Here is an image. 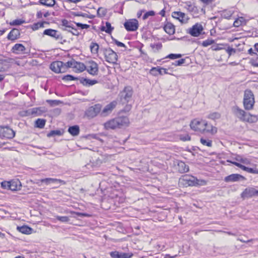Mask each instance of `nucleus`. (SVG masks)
I'll return each mask as SVG.
<instances>
[{
  "mask_svg": "<svg viewBox=\"0 0 258 258\" xmlns=\"http://www.w3.org/2000/svg\"><path fill=\"white\" fill-rule=\"evenodd\" d=\"M129 119L126 116H119L111 119L104 123V126L107 130L121 128L128 125Z\"/></svg>",
  "mask_w": 258,
  "mask_h": 258,
  "instance_id": "1",
  "label": "nucleus"
},
{
  "mask_svg": "<svg viewBox=\"0 0 258 258\" xmlns=\"http://www.w3.org/2000/svg\"><path fill=\"white\" fill-rule=\"evenodd\" d=\"M133 90L132 87L128 86L124 88L118 95V101L122 105L128 103L132 99Z\"/></svg>",
  "mask_w": 258,
  "mask_h": 258,
  "instance_id": "2",
  "label": "nucleus"
},
{
  "mask_svg": "<svg viewBox=\"0 0 258 258\" xmlns=\"http://www.w3.org/2000/svg\"><path fill=\"white\" fill-rule=\"evenodd\" d=\"M254 97L252 92L249 89L245 90L243 96V106L245 110H251L254 104Z\"/></svg>",
  "mask_w": 258,
  "mask_h": 258,
  "instance_id": "3",
  "label": "nucleus"
},
{
  "mask_svg": "<svg viewBox=\"0 0 258 258\" xmlns=\"http://www.w3.org/2000/svg\"><path fill=\"white\" fill-rule=\"evenodd\" d=\"M44 35H47L55 39L56 41H59L61 44L66 42V40L63 39L61 34L57 30L52 29H47L44 30L43 32Z\"/></svg>",
  "mask_w": 258,
  "mask_h": 258,
  "instance_id": "4",
  "label": "nucleus"
},
{
  "mask_svg": "<svg viewBox=\"0 0 258 258\" xmlns=\"http://www.w3.org/2000/svg\"><path fill=\"white\" fill-rule=\"evenodd\" d=\"M103 53L106 61L113 64H117L118 56L112 49L110 48H104Z\"/></svg>",
  "mask_w": 258,
  "mask_h": 258,
  "instance_id": "5",
  "label": "nucleus"
},
{
  "mask_svg": "<svg viewBox=\"0 0 258 258\" xmlns=\"http://www.w3.org/2000/svg\"><path fill=\"white\" fill-rule=\"evenodd\" d=\"M102 105L100 104H96L89 107L85 111V115L88 118H92L96 116L101 112Z\"/></svg>",
  "mask_w": 258,
  "mask_h": 258,
  "instance_id": "6",
  "label": "nucleus"
},
{
  "mask_svg": "<svg viewBox=\"0 0 258 258\" xmlns=\"http://www.w3.org/2000/svg\"><path fill=\"white\" fill-rule=\"evenodd\" d=\"M207 125V121L205 120H198L195 119L190 123V128L195 131L201 133H204V125Z\"/></svg>",
  "mask_w": 258,
  "mask_h": 258,
  "instance_id": "7",
  "label": "nucleus"
},
{
  "mask_svg": "<svg viewBox=\"0 0 258 258\" xmlns=\"http://www.w3.org/2000/svg\"><path fill=\"white\" fill-rule=\"evenodd\" d=\"M204 30L202 25L200 23H197L194 25L191 28L186 30V32L193 37H199L201 35Z\"/></svg>",
  "mask_w": 258,
  "mask_h": 258,
  "instance_id": "8",
  "label": "nucleus"
},
{
  "mask_svg": "<svg viewBox=\"0 0 258 258\" xmlns=\"http://www.w3.org/2000/svg\"><path fill=\"white\" fill-rule=\"evenodd\" d=\"M15 136V132L8 126H0V137L12 139Z\"/></svg>",
  "mask_w": 258,
  "mask_h": 258,
  "instance_id": "9",
  "label": "nucleus"
},
{
  "mask_svg": "<svg viewBox=\"0 0 258 258\" xmlns=\"http://www.w3.org/2000/svg\"><path fill=\"white\" fill-rule=\"evenodd\" d=\"M241 198L242 199H249L253 197H258V190L253 187H247L241 194Z\"/></svg>",
  "mask_w": 258,
  "mask_h": 258,
  "instance_id": "10",
  "label": "nucleus"
},
{
  "mask_svg": "<svg viewBox=\"0 0 258 258\" xmlns=\"http://www.w3.org/2000/svg\"><path fill=\"white\" fill-rule=\"evenodd\" d=\"M123 25L127 31H135L138 29L139 23L137 19H133L125 21Z\"/></svg>",
  "mask_w": 258,
  "mask_h": 258,
  "instance_id": "11",
  "label": "nucleus"
},
{
  "mask_svg": "<svg viewBox=\"0 0 258 258\" xmlns=\"http://www.w3.org/2000/svg\"><path fill=\"white\" fill-rule=\"evenodd\" d=\"M63 62L61 61H55L52 62L50 65V69L55 73H65V69L63 67Z\"/></svg>",
  "mask_w": 258,
  "mask_h": 258,
  "instance_id": "12",
  "label": "nucleus"
},
{
  "mask_svg": "<svg viewBox=\"0 0 258 258\" xmlns=\"http://www.w3.org/2000/svg\"><path fill=\"white\" fill-rule=\"evenodd\" d=\"M117 105V101L113 100L107 104L101 110V116H105L110 114Z\"/></svg>",
  "mask_w": 258,
  "mask_h": 258,
  "instance_id": "13",
  "label": "nucleus"
},
{
  "mask_svg": "<svg viewBox=\"0 0 258 258\" xmlns=\"http://www.w3.org/2000/svg\"><path fill=\"white\" fill-rule=\"evenodd\" d=\"M86 69L85 70L91 75L96 76L98 73V64L93 61H89L86 66Z\"/></svg>",
  "mask_w": 258,
  "mask_h": 258,
  "instance_id": "14",
  "label": "nucleus"
},
{
  "mask_svg": "<svg viewBox=\"0 0 258 258\" xmlns=\"http://www.w3.org/2000/svg\"><path fill=\"white\" fill-rule=\"evenodd\" d=\"M74 22H75L68 21L66 19H63L60 20L58 27L63 31L70 32L71 29H73V23H74Z\"/></svg>",
  "mask_w": 258,
  "mask_h": 258,
  "instance_id": "15",
  "label": "nucleus"
},
{
  "mask_svg": "<svg viewBox=\"0 0 258 258\" xmlns=\"http://www.w3.org/2000/svg\"><path fill=\"white\" fill-rule=\"evenodd\" d=\"M13 53L15 54H29L30 50L26 51V48L20 43L15 44L11 49Z\"/></svg>",
  "mask_w": 258,
  "mask_h": 258,
  "instance_id": "16",
  "label": "nucleus"
},
{
  "mask_svg": "<svg viewBox=\"0 0 258 258\" xmlns=\"http://www.w3.org/2000/svg\"><path fill=\"white\" fill-rule=\"evenodd\" d=\"M245 177L239 174H232L224 178V181L226 182H236L240 180H245Z\"/></svg>",
  "mask_w": 258,
  "mask_h": 258,
  "instance_id": "17",
  "label": "nucleus"
},
{
  "mask_svg": "<svg viewBox=\"0 0 258 258\" xmlns=\"http://www.w3.org/2000/svg\"><path fill=\"white\" fill-rule=\"evenodd\" d=\"M233 111L235 115L242 121H244L246 117L247 116V113L240 108L237 106H235L233 108Z\"/></svg>",
  "mask_w": 258,
  "mask_h": 258,
  "instance_id": "18",
  "label": "nucleus"
},
{
  "mask_svg": "<svg viewBox=\"0 0 258 258\" xmlns=\"http://www.w3.org/2000/svg\"><path fill=\"white\" fill-rule=\"evenodd\" d=\"M110 255L112 258H131L133 256L132 252H119L117 251H111Z\"/></svg>",
  "mask_w": 258,
  "mask_h": 258,
  "instance_id": "19",
  "label": "nucleus"
},
{
  "mask_svg": "<svg viewBox=\"0 0 258 258\" xmlns=\"http://www.w3.org/2000/svg\"><path fill=\"white\" fill-rule=\"evenodd\" d=\"M173 18L178 20L182 23H186L189 19L184 13L181 12H174L172 14Z\"/></svg>",
  "mask_w": 258,
  "mask_h": 258,
  "instance_id": "20",
  "label": "nucleus"
},
{
  "mask_svg": "<svg viewBox=\"0 0 258 258\" xmlns=\"http://www.w3.org/2000/svg\"><path fill=\"white\" fill-rule=\"evenodd\" d=\"M40 181L41 182L44 183L46 185H48L50 183H54V184L57 185V187L58 186V184H65L66 183V182L62 180L52 178H43L41 179Z\"/></svg>",
  "mask_w": 258,
  "mask_h": 258,
  "instance_id": "21",
  "label": "nucleus"
},
{
  "mask_svg": "<svg viewBox=\"0 0 258 258\" xmlns=\"http://www.w3.org/2000/svg\"><path fill=\"white\" fill-rule=\"evenodd\" d=\"M164 71V74H170L167 71V70L166 69L160 67H153L152 68L150 71V73L154 76H157L158 74L160 75H163V73H162V71Z\"/></svg>",
  "mask_w": 258,
  "mask_h": 258,
  "instance_id": "22",
  "label": "nucleus"
},
{
  "mask_svg": "<svg viewBox=\"0 0 258 258\" xmlns=\"http://www.w3.org/2000/svg\"><path fill=\"white\" fill-rule=\"evenodd\" d=\"M176 169L181 173L187 172L189 171V167L185 162L182 161H177Z\"/></svg>",
  "mask_w": 258,
  "mask_h": 258,
  "instance_id": "23",
  "label": "nucleus"
},
{
  "mask_svg": "<svg viewBox=\"0 0 258 258\" xmlns=\"http://www.w3.org/2000/svg\"><path fill=\"white\" fill-rule=\"evenodd\" d=\"M20 36V31L17 28H13L8 34L7 38L10 40L14 41L19 38Z\"/></svg>",
  "mask_w": 258,
  "mask_h": 258,
  "instance_id": "24",
  "label": "nucleus"
},
{
  "mask_svg": "<svg viewBox=\"0 0 258 258\" xmlns=\"http://www.w3.org/2000/svg\"><path fill=\"white\" fill-rule=\"evenodd\" d=\"M183 180L186 181L189 186H196L199 184V180L192 176L185 175L184 176Z\"/></svg>",
  "mask_w": 258,
  "mask_h": 258,
  "instance_id": "25",
  "label": "nucleus"
},
{
  "mask_svg": "<svg viewBox=\"0 0 258 258\" xmlns=\"http://www.w3.org/2000/svg\"><path fill=\"white\" fill-rule=\"evenodd\" d=\"M79 81L81 84L86 87L93 86L98 83L96 80H90L83 77L79 78Z\"/></svg>",
  "mask_w": 258,
  "mask_h": 258,
  "instance_id": "26",
  "label": "nucleus"
},
{
  "mask_svg": "<svg viewBox=\"0 0 258 258\" xmlns=\"http://www.w3.org/2000/svg\"><path fill=\"white\" fill-rule=\"evenodd\" d=\"M10 189L12 191H15L21 189V182L18 179L12 180L10 181Z\"/></svg>",
  "mask_w": 258,
  "mask_h": 258,
  "instance_id": "27",
  "label": "nucleus"
},
{
  "mask_svg": "<svg viewBox=\"0 0 258 258\" xmlns=\"http://www.w3.org/2000/svg\"><path fill=\"white\" fill-rule=\"evenodd\" d=\"M164 30L169 35H173L175 33V27L174 25L170 23L167 22L164 26Z\"/></svg>",
  "mask_w": 258,
  "mask_h": 258,
  "instance_id": "28",
  "label": "nucleus"
},
{
  "mask_svg": "<svg viewBox=\"0 0 258 258\" xmlns=\"http://www.w3.org/2000/svg\"><path fill=\"white\" fill-rule=\"evenodd\" d=\"M204 133H210L212 135L215 134L217 132V128L216 127L213 126L212 124L208 123L207 121V125H204Z\"/></svg>",
  "mask_w": 258,
  "mask_h": 258,
  "instance_id": "29",
  "label": "nucleus"
},
{
  "mask_svg": "<svg viewBox=\"0 0 258 258\" xmlns=\"http://www.w3.org/2000/svg\"><path fill=\"white\" fill-rule=\"evenodd\" d=\"M80 127L78 125H74L70 126L68 128V132L73 136H77L80 133Z\"/></svg>",
  "mask_w": 258,
  "mask_h": 258,
  "instance_id": "30",
  "label": "nucleus"
},
{
  "mask_svg": "<svg viewBox=\"0 0 258 258\" xmlns=\"http://www.w3.org/2000/svg\"><path fill=\"white\" fill-rule=\"evenodd\" d=\"M17 229L20 232L25 234H29L31 233L32 231V229L31 228L26 225L18 226Z\"/></svg>",
  "mask_w": 258,
  "mask_h": 258,
  "instance_id": "31",
  "label": "nucleus"
},
{
  "mask_svg": "<svg viewBox=\"0 0 258 258\" xmlns=\"http://www.w3.org/2000/svg\"><path fill=\"white\" fill-rule=\"evenodd\" d=\"M114 28L111 26V24L108 22H106L105 26H102L100 30L102 31H105L108 34H111Z\"/></svg>",
  "mask_w": 258,
  "mask_h": 258,
  "instance_id": "32",
  "label": "nucleus"
},
{
  "mask_svg": "<svg viewBox=\"0 0 258 258\" xmlns=\"http://www.w3.org/2000/svg\"><path fill=\"white\" fill-rule=\"evenodd\" d=\"M74 69H76V71L82 72L86 69V66L82 62L75 61Z\"/></svg>",
  "mask_w": 258,
  "mask_h": 258,
  "instance_id": "33",
  "label": "nucleus"
},
{
  "mask_svg": "<svg viewBox=\"0 0 258 258\" xmlns=\"http://www.w3.org/2000/svg\"><path fill=\"white\" fill-rule=\"evenodd\" d=\"M39 4L48 7H53L55 4V0H39L38 2Z\"/></svg>",
  "mask_w": 258,
  "mask_h": 258,
  "instance_id": "34",
  "label": "nucleus"
},
{
  "mask_svg": "<svg viewBox=\"0 0 258 258\" xmlns=\"http://www.w3.org/2000/svg\"><path fill=\"white\" fill-rule=\"evenodd\" d=\"M257 116L251 115L250 113H248L244 121L249 123H254L257 121Z\"/></svg>",
  "mask_w": 258,
  "mask_h": 258,
  "instance_id": "35",
  "label": "nucleus"
},
{
  "mask_svg": "<svg viewBox=\"0 0 258 258\" xmlns=\"http://www.w3.org/2000/svg\"><path fill=\"white\" fill-rule=\"evenodd\" d=\"M200 142L201 144L206 146L211 147L212 146V141L209 138L202 137L200 139Z\"/></svg>",
  "mask_w": 258,
  "mask_h": 258,
  "instance_id": "36",
  "label": "nucleus"
},
{
  "mask_svg": "<svg viewBox=\"0 0 258 258\" xmlns=\"http://www.w3.org/2000/svg\"><path fill=\"white\" fill-rule=\"evenodd\" d=\"M46 122V120L45 119L38 118L35 121V127L43 128H44Z\"/></svg>",
  "mask_w": 258,
  "mask_h": 258,
  "instance_id": "37",
  "label": "nucleus"
},
{
  "mask_svg": "<svg viewBox=\"0 0 258 258\" xmlns=\"http://www.w3.org/2000/svg\"><path fill=\"white\" fill-rule=\"evenodd\" d=\"M91 51L93 53H97L98 49H99V45L96 42H92L91 43L90 46Z\"/></svg>",
  "mask_w": 258,
  "mask_h": 258,
  "instance_id": "38",
  "label": "nucleus"
},
{
  "mask_svg": "<svg viewBox=\"0 0 258 258\" xmlns=\"http://www.w3.org/2000/svg\"><path fill=\"white\" fill-rule=\"evenodd\" d=\"M233 14V12L231 11L224 10L222 12L221 14V16L222 18L230 19L232 17Z\"/></svg>",
  "mask_w": 258,
  "mask_h": 258,
  "instance_id": "39",
  "label": "nucleus"
},
{
  "mask_svg": "<svg viewBox=\"0 0 258 258\" xmlns=\"http://www.w3.org/2000/svg\"><path fill=\"white\" fill-rule=\"evenodd\" d=\"M75 62V60L74 59H72L71 60L68 61L66 63L63 62V67L66 68L65 69V72L67 71V70L69 68H74Z\"/></svg>",
  "mask_w": 258,
  "mask_h": 258,
  "instance_id": "40",
  "label": "nucleus"
},
{
  "mask_svg": "<svg viewBox=\"0 0 258 258\" xmlns=\"http://www.w3.org/2000/svg\"><path fill=\"white\" fill-rule=\"evenodd\" d=\"M61 135V132L60 130H52L49 133H48L47 135L48 137H55L56 136H60Z\"/></svg>",
  "mask_w": 258,
  "mask_h": 258,
  "instance_id": "41",
  "label": "nucleus"
},
{
  "mask_svg": "<svg viewBox=\"0 0 258 258\" xmlns=\"http://www.w3.org/2000/svg\"><path fill=\"white\" fill-rule=\"evenodd\" d=\"M221 117V115L219 113L215 112L212 113H210L208 115V118L211 119H218Z\"/></svg>",
  "mask_w": 258,
  "mask_h": 258,
  "instance_id": "42",
  "label": "nucleus"
},
{
  "mask_svg": "<svg viewBox=\"0 0 258 258\" xmlns=\"http://www.w3.org/2000/svg\"><path fill=\"white\" fill-rule=\"evenodd\" d=\"M214 42L215 41L212 38L208 39L203 41V42L202 43V45L204 47H207L210 45L213 44V43H214Z\"/></svg>",
  "mask_w": 258,
  "mask_h": 258,
  "instance_id": "43",
  "label": "nucleus"
},
{
  "mask_svg": "<svg viewBox=\"0 0 258 258\" xmlns=\"http://www.w3.org/2000/svg\"><path fill=\"white\" fill-rule=\"evenodd\" d=\"M25 23V21L22 19H16L10 23L11 26H18Z\"/></svg>",
  "mask_w": 258,
  "mask_h": 258,
  "instance_id": "44",
  "label": "nucleus"
},
{
  "mask_svg": "<svg viewBox=\"0 0 258 258\" xmlns=\"http://www.w3.org/2000/svg\"><path fill=\"white\" fill-rule=\"evenodd\" d=\"M62 80H64V81H73V80H79V78H77V77H75L74 76H72L71 75H67L66 76H64L62 78Z\"/></svg>",
  "mask_w": 258,
  "mask_h": 258,
  "instance_id": "45",
  "label": "nucleus"
},
{
  "mask_svg": "<svg viewBox=\"0 0 258 258\" xmlns=\"http://www.w3.org/2000/svg\"><path fill=\"white\" fill-rule=\"evenodd\" d=\"M55 218L57 220L64 223H67L70 220L69 218L67 216H56Z\"/></svg>",
  "mask_w": 258,
  "mask_h": 258,
  "instance_id": "46",
  "label": "nucleus"
},
{
  "mask_svg": "<svg viewBox=\"0 0 258 258\" xmlns=\"http://www.w3.org/2000/svg\"><path fill=\"white\" fill-rule=\"evenodd\" d=\"M182 55L181 54H174L170 53L165 57V58H170L171 59H175L176 58H180Z\"/></svg>",
  "mask_w": 258,
  "mask_h": 258,
  "instance_id": "47",
  "label": "nucleus"
},
{
  "mask_svg": "<svg viewBox=\"0 0 258 258\" xmlns=\"http://www.w3.org/2000/svg\"><path fill=\"white\" fill-rule=\"evenodd\" d=\"M179 139L182 141H190L191 140L190 137L188 134L179 135L178 136Z\"/></svg>",
  "mask_w": 258,
  "mask_h": 258,
  "instance_id": "48",
  "label": "nucleus"
},
{
  "mask_svg": "<svg viewBox=\"0 0 258 258\" xmlns=\"http://www.w3.org/2000/svg\"><path fill=\"white\" fill-rule=\"evenodd\" d=\"M185 62V58H181L178 60H175L172 63V64L174 66H180Z\"/></svg>",
  "mask_w": 258,
  "mask_h": 258,
  "instance_id": "49",
  "label": "nucleus"
},
{
  "mask_svg": "<svg viewBox=\"0 0 258 258\" xmlns=\"http://www.w3.org/2000/svg\"><path fill=\"white\" fill-rule=\"evenodd\" d=\"M224 46L223 44H219L216 45H213L211 47V49L214 51H218L223 49L224 48L222 47Z\"/></svg>",
  "mask_w": 258,
  "mask_h": 258,
  "instance_id": "50",
  "label": "nucleus"
},
{
  "mask_svg": "<svg viewBox=\"0 0 258 258\" xmlns=\"http://www.w3.org/2000/svg\"><path fill=\"white\" fill-rule=\"evenodd\" d=\"M111 39L113 41V42L118 47H123L125 48V49L126 48V46H125V45L118 41L117 40H116V39H115L114 38H113L112 36L111 37Z\"/></svg>",
  "mask_w": 258,
  "mask_h": 258,
  "instance_id": "51",
  "label": "nucleus"
},
{
  "mask_svg": "<svg viewBox=\"0 0 258 258\" xmlns=\"http://www.w3.org/2000/svg\"><path fill=\"white\" fill-rule=\"evenodd\" d=\"M72 214H75L80 217H90L91 216V215L86 213H81V212H71Z\"/></svg>",
  "mask_w": 258,
  "mask_h": 258,
  "instance_id": "52",
  "label": "nucleus"
},
{
  "mask_svg": "<svg viewBox=\"0 0 258 258\" xmlns=\"http://www.w3.org/2000/svg\"><path fill=\"white\" fill-rule=\"evenodd\" d=\"M155 15V13L153 11H150L147 12H146L143 16V19L146 20L147 19L149 16H153Z\"/></svg>",
  "mask_w": 258,
  "mask_h": 258,
  "instance_id": "53",
  "label": "nucleus"
},
{
  "mask_svg": "<svg viewBox=\"0 0 258 258\" xmlns=\"http://www.w3.org/2000/svg\"><path fill=\"white\" fill-rule=\"evenodd\" d=\"M78 27H80L81 29H88L90 27V25L88 24H84L79 22H74Z\"/></svg>",
  "mask_w": 258,
  "mask_h": 258,
  "instance_id": "54",
  "label": "nucleus"
},
{
  "mask_svg": "<svg viewBox=\"0 0 258 258\" xmlns=\"http://www.w3.org/2000/svg\"><path fill=\"white\" fill-rule=\"evenodd\" d=\"M73 15L74 16H77V17L81 16V17H84V18H90L88 16V15L87 14L83 13H81V12H73Z\"/></svg>",
  "mask_w": 258,
  "mask_h": 258,
  "instance_id": "55",
  "label": "nucleus"
},
{
  "mask_svg": "<svg viewBox=\"0 0 258 258\" xmlns=\"http://www.w3.org/2000/svg\"><path fill=\"white\" fill-rule=\"evenodd\" d=\"M1 186L4 189H10V181H4L1 182Z\"/></svg>",
  "mask_w": 258,
  "mask_h": 258,
  "instance_id": "56",
  "label": "nucleus"
},
{
  "mask_svg": "<svg viewBox=\"0 0 258 258\" xmlns=\"http://www.w3.org/2000/svg\"><path fill=\"white\" fill-rule=\"evenodd\" d=\"M150 46L152 48H156V50H159L161 49L162 45L161 43H157L156 44H151Z\"/></svg>",
  "mask_w": 258,
  "mask_h": 258,
  "instance_id": "57",
  "label": "nucleus"
},
{
  "mask_svg": "<svg viewBox=\"0 0 258 258\" xmlns=\"http://www.w3.org/2000/svg\"><path fill=\"white\" fill-rule=\"evenodd\" d=\"M239 162L246 165L250 164V159L246 158H240Z\"/></svg>",
  "mask_w": 258,
  "mask_h": 258,
  "instance_id": "58",
  "label": "nucleus"
},
{
  "mask_svg": "<svg viewBox=\"0 0 258 258\" xmlns=\"http://www.w3.org/2000/svg\"><path fill=\"white\" fill-rule=\"evenodd\" d=\"M70 33H71L73 35L75 36H79L80 34L78 30L75 28L74 25L73 26V29H71Z\"/></svg>",
  "mask_w": 258,
  "mask_h": 258,
  "instance_id": "59",
  "label": "nucleus"
},
{
  "mask_svg": "<svg viewBox=\"0 0 258 258\" xmlns=\"http://www.w3.org/2000/svg\"><path fill=\"white\" fill-rule=\"evenodd\" d=\"M226 52L228 53L229 55L230 56L232 53H234L236 52V50L231 47H228L226 50Z\"/></svg>",
  "mask_w": 258,
  "mask_h": 258,
  "instance_id": "60",
  "label": "nucleus"
},
{
  "mask_svg": "<svg viewBox=\"0 0 258 258\" xmlns=\"http://www.w3.org/2000/svg\"><path fill=\"white\" fill-rule=\"evenodd\" d=\"M247 172L252 174H258V169L248 167Z\"/></svg>",
  "mask_w": 258,
  "mask_h": 258,
  "instance_id": "61",
  "label": "nucleus"
},
{
  "mask_svg": "<svg viewBox=\"0 0 258 258\" xmlns=\"http://www.w3.org/2000/svg\"><path fill=\"white\" fill-rule=\"evenodd\" d=\"M97 13L101 16H104L106 15V12L105 9L104 10L102 8H99L97 11Z\"/></svg>",
  "mask_w": 258,
  "mask_h": 258,
  "instance_id": "62",
  "label": "nucleus"
},
{
  "mask_svg": "<svg viewBox=\"0 0 258 258\" xmlns=\"http://www.w3.org/2000/svg\"><path fill=\"white\" fill-rule=\"evenodd\" d=\"M125 106L122 109V111L124 112H128L132 108V105L128 103L125 104Z\"/></svg>",
  "mask_w": 258,
  "mask_h": 258,
  "instance_id": "63",
  "label": "nucleus"
},
{
  "mask_svg": "<svg viewBox=\"0 0 258 258\" xmlns=\"http://www.w3.org/2000/svg\"><path fill=\"white\" fill-rule=\"evenodd\" d=\"M242 25V22H241L240 19H236L233 23V26L235 27H238Z\"/></svg>",
  "mask_w": 258,
  "mask_h": 258,
  "instance_id": "64",
  "label": "nucleus"
}]
</instances>
